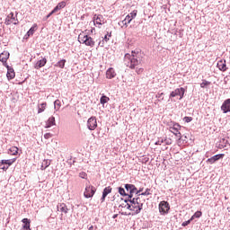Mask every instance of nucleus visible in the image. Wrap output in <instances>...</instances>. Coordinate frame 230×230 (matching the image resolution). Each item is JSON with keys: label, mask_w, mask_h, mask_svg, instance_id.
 I'll return each mask as SVG.
<instances>
[{"label": "nucleus", "mask_w": 230, "mask_h": 230, "mask_svg": "<svg viewBox=\"0 0 230 230\" xmlns=\"http://www.w3.org/2000/svg\"><path fill=\"white\" fill-rule=\"evenodd\" d=\"M141 195H143L144 197H145V196L151 195V193H150V189H146V190H145V192H142V193H141Z\"/></svg>", "instance_id": "44"}, {"label": "nucleus", "mask_w": 230, "mask_h": 230, "mask_svg": "<svg viewBox=\"0 0 230 230\" xmlns=\"http://www.w3.org/2000/svg\"><path fill=\"white\" fill-rule=\"evenodd\" d=\"M208 85H211V82L203 80V82L200 84L201 89L208 87Z\"/></svg>", "instance_id": "38"}, {"label": "nucleus", "mask_w": 230, "mask_h": 230, "mask_svg": "<svg viewBox=\"0 0 230 230\" xmlns=\"http://www.w3.org/2000/svg\"><path fill=\"white\" fill-rule=\"evenodd\" d=\"M217 67L219 71L226 73V71H227V65L226 64V59H221L217 61Z\"/></svg>", "instance_id": "21"}, {"label": "nucleus", "mask_w": 230, "mask_h": 230, "mask_svg": "<svg viewBox=\"0 0 230 230\" xmlns=\"http://www.w3.org/2000/svg\"><path fill=\"white\" fill-rule=\"evenodd\" d=\"M9 155H17L19 154V147L13 146L8 150Z\"/></svg>", "instance_id": "29"}, {"label": "nucleus", "mask_w": 230, "mask_h": 230, "mask_svg": "<svg viewBox=\"0 0 230 230\" xmlns=\"http://www.w3.org/2000/svg\"><path fill=\"white\" fill-rule=\"evenodd\" d=\"M60 107H62V102L58 99L54 102V109L56 111H60Z\"/></svg>", "instance_id": "34"}, {"label": "nucleus", "mask_w": 230, "mask_h": 230, "mask_svg": "<svg viewBox=\"0 0 230 230\" xmlns=\"http://www.w3.org/2000/svg\"><path fill=\"white\" fill-rule=\"evenodd\" d=\"M48 64V59L46 58H42V59L39 60L35 65V69H40V67H44Z\"/></svg>", "instance_id": "23"}, {"label": "nucleus", "mask_w": 230, "mask_h": 230, "mask_svg": "<svg viewBox=\"0 0 230 230\" xmlns=\"http://www.w3.org/2000/svg\"><path fill=\"white\" fill-rule=\"evenodd\" d=\"M55 67H60V69H64L66 67V59H61L58 61Z\"/></svg>", "instance_id": "33"}, {"label": "nucleus", "mask_w": 230, "mask_h": 230, "mask_svg": "<svg viewBox=\"0 0 230 230\" xmlns=\"http://www.w3.org/2000/svg\"><path fill=\"white\" fill-rule=\"evenodd\" d=\"M93 23L98 24V28H101L102 24H105V18L102 14H94L93 15Z\"/></svg>", "instance_id": "12"}, {"label": "nucleus", "mask_w": 230, "mask_h": 230, "mask_svg": "<svg viewBox=\"0 0 230 230\" xmlns=\"http://www.w3.org/2000/svg\"><path fill=\"white\" fill-rule=\"evenodd\" d=\"M51 164V160H43L40 170H46Z\"/></svg>", "instance_id": "32"}, {"label": "nucleus", "mask_w": 230, "mask_h": 230, "mask_svg": "<svg viewBox=\"0 0 230 230\" xmlns=\"http://www.w3.org/2000/svg\"><path fill=\"white\" fill-rule=\"evenodd\" d=\"M78 42L80 44H84V46H88L89 48H94L96 41L91 36H89L85 31H82L78 35Z\"/></svg>", "instance_id": "3"}, {"label": "nucleus", "mask_w": 230, "mask_h": 230, "mask_svg": "<svg viewBox=\"0 0 230 230\" xmlns=\"http://www.w3.org/2000/svg\"><path fill=\"white\" fill-rule=\"evenodd\" d=\"M167 127L169 132H172V134H173L177 139H182V134H181V128H182V127L179 123L170 121L167 123Z\"/></svg>", "instance_id": "4"}, {"label": "nucleus", "mask_w": 230, "mask_h": 230, "mask_svg": "<svg viewBox=\"0 0 230 230\" xmlns=\"http://www.w3.org/2000/svg\"><path fill=\"white\" fill-rule=\"evenodd\" d=\"M87 128L89 130H96V128H98V120L96 119V117L92 116L88 119Z\"/></svg>", "instance_id": "10"}, {"label": "nucleus", "mask_w": 230, "mask_h": 230, "mask_svg": "<svg viewBox=\"0 0 230 230\" xmlns=\"http://www.w3.org/2000/svg\"><path fill=\"white\" fill-rule=\"evenodd\" d=\"M126 204H121L120 206H119V208H128V202H125Z\"/></svg>", "instance_id": "50"}, {"label": "nucleus", "mask_w": 230, "mask_h": 230, "mask_svg": "<svg viewBox=\"0 0 230 230\" xmlns=\"http://www.w3.org/2000/svg\"><path fill=\"white\" fill-rule=\"evenodd\" d=\"M55 125H57V122L55 120V117L51 116L45 122V128H51V127H55Z\"/></svg>", "instance_id": "19"}, {"label": "nucleus", "mask_w": 230, "mask_h": 230, "mask_svg": "<svg viewBox=\"0 0 230 230\" xmlns=\"http://www.w3.org/2000/svg\"><path fill=\"white\" fill-rule=\"evenodd\" d=\"M125 190H127V191L129 192V194H128V199L127 200H130L132 199V198L134 197V193H136V191H137V187L134 184H125Z\"/></svg>", "instance_id": "9"}, {"label": "nucleus", "mask_w": 230, "mask_h": 230, "mask_svg": "<svg viewBox=\"0 0 230 230\" xmlns=\"http://www.w3.org/2000/svg\"><path fill=\"white\" fill-rule=\"evenodd\" d=\"M109 100H111L109 97H107L106 95H102L100 99V102L102 105H105V103H107Z\"/></svg>", "instance_id": "36"}, {"label": "nucleus", "mask_w": 230, "mask_h": 230, "mask_svg": "<svg viewBox=\"0 0 230 230\" xmlns=\"http://www.w3.org/2000/svg\"><path fill=\"white\" fill-rule=\"evenodd\" d=\"M22 230H31V221H30V219L28 218H23L22 220Z\"/></svg>", "instance_id": "25"}, {"label": "nucleus", "mask_w": 230, "mask_h": 230, "mask_svg": "<svg viewBox=\"0 0 230 230\" xmlns=\"http://www.w3.org/2000/svg\"><path fill=\"white\" fill-rule=\"evenodd\" d=\"M202 217V211H196L194 215L190 217V220H195V218H200Z\"/></svg>", "instance_id": "35"}, {"label": "nucleus", "mask_w": 230, "mask_h": 230, "mask_svg": "<svg viewBox=\"0 0 230 230\" xmlns=\"http://www.w3.org/2000/svg\"><path fill=\"white\" fill-rule=\"evenodd\" d=\"M136 17H137V10L132 11L125 17L124 20L119 22V26H120V28H128V24H130L132 20L136 19Z\"/></svg>", "instance_id": "5"}, {"label": "nucleus", "mask_w": 230, "mask_h": 230, "mask_svg": "<svg viewBox=\"0 0 230 230\" xmlns=\"http://www.w3.org/2000/svg\"><path fill=\"white\" fill-rule=\"evenodd\" d=\"M79 177H81V179H87V173L85 172H81Z\"/></svg>", "instance_id": "43"}, {"label": "nucleus", "mask_w": 230, "mask_h": 230, "mask_svg": "<svg viewBox=\"0 0 230 230\" xmlns=\"http://www.w3.org/2000/svg\"><path fill=\"white\" fill-rule=\"evenodd\" d=\"M15 161H17V158H13V159H10V160H2L0 161V166H3L4 164H7L8 167L12 166L13 163H15Z\"/></svg>", "instance_id": "27"}, {"label": "nucleus", "mask_w": 230, "mask_h": 230, "mask_svg": "<svg viewBox=\"0 0 230 230\" xmlns=\"http://www.w3.org/2000/svg\"><path fill=\"white\" fill-rule=\"evenodd\" d=\"M97 229V227L95 226H90L89 227H88V230H96Z\"/></svg>", "instance_id": "49"}, {"label": "nucleus", "mask_w": 230, "mask_h": 230, "mask_svg": "<svg viewBox=\"0 0 230 230\" xmlns=\"http://www.w3.org/2000/svg\"><path fill=\"white\" fill-rule=\"evenodd\" d=\"M191 222H193V220H191V218H190V219H189L188 221H184V222L181 224V226H182V227H186L187 226H190V224H191Z\"/></svg>", "instance_id": "40"}, {"label": "nucleus", "mask_w": 230, "mask_h": 230, "mask_svg": "<svg viewBox=\"0 0 230 230\" xmlns=\"http://www.w3.org/2000/svg\"><path fill=\"white\" fill-rule=\"evenodd\" d=\"M9 58H10V52L4 51L0 54V62H2L4 66H6V62H8Z\"/></svg>", "instance_id": "17"}, {"label": "nucleus", "mask_w": 230, "mask_h": 230, "mask_svg": "<svg viewBox=\"0 0 230 230\" xmlns=\"http://www.w3.org/2000/svg\"><path fill=\"white\" fill-rule=\"evenodd\" d=\"M112 193V187L108 186L106 188L103 189L102 190V196L101 198V202H103L105 200V199H107V195Z\"/></svg>", "instance_id": "18"}, {"label": "nucleus", "mask_w": 230, "mask_h": 230, "mask_svg": "<svg viewBox=\"0 0 230 230\" xmlns=\"http://www.w3.org/2000/svg\"><path fill=\"white\" fill-rule=\"evenodd\" d=\"M227 146H229V141L226 138H222L219 141V148H227Z\"/></svg>", "instance_id": "30"}, {"label": "nucleus", "mask_w": 230, "mask_h": 230, "mask_svg": "<svg viewBox=\"0 0 230 230\" xmlns=\"http://www.w3.org/2000/svg\"><path fill=\"white\" fill-rule=\"evenodd\" d=\"M51 137H53V135H52L51 133H46V134L44 135V138H45V139H49V138H51Z\"/></svg>", "instance_id": "45"}, {"label": "nucleus", "mask_w": 230, "mask_h": 230, "mask_svg": "<svg viewBox=\"0 0 230 230\" xmlns=\"http://www.w3.org/2000/svg\"><path fill=\"white\" fill-rule=\"evenodd\" d=\"M158 209L160 215H168L170 212V203L168 201H161L158 205Z\"/></svg>", "instance_id": "8"}, {"label": "nucleus", "mask_w": 230, "mask_h": 230, "mask_svg": "<svg viewBox=\"0 0 230 230\" xmlns=\"http://www.w3.org/2000/svg\"><path fill=\"white\" fill-rule=\"evenodd\" d=\"M119 193L121 195V197H128V194L125 191V189L122 187L119 188Z\"/></svg>", "instance_id": "37"}, {"label": "nucleus", "mask_w": 230, "mask_h": 230, "mask_svg": "<svg viewBox=\"0 0 230 230\" xmlns=\"http://www.w3.org/2000/svg\"><path fill=\"white\" fill-rule=\"evenodd\" d=\"M63 8H66V1L59 2L58 5L52 10V13H57L58 10H62Z\"/></svg>", "instance_id": "26"}, {"label": "nucleus", "mask_w": 230, "mask_h": 230, "mask_svg": "<svg viewBox=\"0 0 230 230\" xmlns=\"http://www.w3.org/2000/svg\"><path fill=\"white\" fill-rule=\"evenodd\" d=\"M183 121H185V123H190V121H193V118L192 117H184Z\"/></svg>", "instance_id": "41"}, {"label": "nucleus", "mask_w": 230, "mask_h": 230, "mask_svg": "<svg viewBox=\"0 0 230 230\" xmlns=\"http://www.w3.org/2000/svg\"><path fill=\"white\" fill-rule=\"evenodd\" d=\"M94 193H96V187L94 186H86L84 195L85 199H92V197H94Z\"/></svg>", "instance_id": "11"}, {"label": "nucleus", "mask_w": 230, "mask_h": 230, "mask_svg": "<svg viewBox=\"0 0 230 230\" xmlns=\"http://www.w3.org/2000/svg\"><path fill=\"white\" fill-rule=\"evenodd\" d=\"M48 107V102H42L38 105V114H41V112H44L46 111V108Z\"/></svg>", "instance_id": "28"}, {"label": "nucleus", "mask_w": 230, "mask_h": 230, "mask_svg": "<svg viewBox=\"0 0 230 230\" xmlns=\"http://www.w3.org/2000/svg\"><path fill=\"white\" fill-rule=\"evenodd\" d=\"M221 111L224 112V114H227V112H230V99H226L223 104L221 105Z\"/></svg>", "instance_id": "15"}, {"label": "nucleus", "mask_w": 230, "mask_h": 230, "mask_svg": "<svg viewBox=\"0 0 230 230\" xmlns=\"http://www.w3.org/2000/svg\"><path fill=\"white\" fill-rule=\"evenodd\" d=\"M125 202H130V204H127V209H129V211H134L135 215H139V213H141V210L143 209L141 198L137 197L131 199H125Z\"/></svg>", "instance_id": "2"}, {"label": "nucleus", "mask_w": 230, "mask_h": 230, "mask_svg": "<svg viewBox=\"0 0 230 230\" xmlns=\"http://www.w3.org/2000/svg\"><path fill=\"white\" fill-rule=\"evenodd\" d=\"M164 143L165 144V145H172V139H170V138H164Z\"/></svg>", "instance_id": "46"}, {"label": "nucleus", "mask_w": 230, "mask_h": 230, "mask_svg": "<svg viewBox=\"0 0 230 230\" xmlns=\"http://www.w3.org/2000/svg\"><path fill=\"white\" fill-rule=\"evenodd\" d=\"M94 31H96V29L92 28V29H91V33H94Z\"/></svg>", "instance_id": "51"}, {"label": "nucleus", "mask_w": 230, "mask_h": 230, "mask_svg": "<svg viewBox=\"0 0 230 230\" xmlns=\"http://www.w3.org/2000/svg\"><path fill=\"white\" fill-rule=\"evenodd\" d=\"M224 157H226L225 154L216 155L208 158L207 160V163H208V164H215V163H217V161H220V159H224Z\"/></svg>", "instance_id": "14"}, {"label": "nucleus", "mask_w": 230, "mask_h": 230, "mask_svg": "<svg viewBox=\"0 0 230 230\" xmlns=\"http://www.w3.org/2000/svg\"><path fill=\"white\" fill-rule=\"evenodd\" d=\"M38 28L39 26L37 25V23H34L32 27L24 35V39L26 40L30 39V37H31L35 33V31H37Z\"/></svg>", "instance_id": "16"}, {"label": "nucleus", "mask_w": 230, "mask_h": 230, "mask_svg": "<svg viewBox=\"0 0 230 230\" xmlns=\"http://www.w3.org/2000/svg\"><path fill=\"white\" fill-rule=\"evenodd\" d=\"M117 217H118V215H114V216H113V218H116Z\"/></svg>", "instance_id": "52"}, {"label": "nucleus", "mask_w": 230, "mask_h": 230, "mask_svg": "<svg viewBox=\"0 0 230 230\" xmlns=\"http://www.w3.org/2000/svg\"><path fill=\"white\" fill-rule=\"evenodd\" d=\"M58 211H60V213H64L65 215H67V212L69 211V208H67V205L66 203H58L57 206Z\"/></svg>", "instance_id": "20"}, {"label": "nucleus", "mask_w": 230, "mask_h": 230, "mask_svg": "<svg viewBox=\"0 0 230 230\" xmlns=\"http://www.w3.org/2000/svg\"><path fill=\"white\" fill-rule=\"evenodd\" d=\"M0 170H4V172H6V170H8V166L4 164V165L0 166Z\"/></svg>", "instance_id": "47"}, {"label": "nucleus", "mask_w": 230, "mask_h": 230, "mask_svg": "<svg viewBox=\"0 0 230 230\" xmlns=\"http://www.w3.org/2000/svg\"><path fill=\"white\" fill-rule=\"evenodd\" d=\"M155 98H157L155 102V104L159 103V102H163L164 100V93H157Z\"/></svg>", "instance_id": "31"}, {"label": "nucleus", "mask_w": 230, "mask_h": 230, "mask_svg": "<svg viewBox=\"0 0 230 230\" xmlns=\"http://www.w3.org/2000/svg\"><path fill=\"white\" fill-rule=\"evenodd\" d=\"M7 66V74H6V77L8 80H13V78H15V71L13 70V68H10V66Z\"/></svg>", "instance_id": "24"}, {"label": "nucleus", "mask_w": 230, "mask_h": 230, "mask_svg": "<svg viewBox=\"0 0 230 230\" xmlns=\"http://www.w3.org/2000/svg\"><path fill=\"white\" fill-rule=\"evenodd\" d=\"M164 143V137H159L158 140L155 143V145L161 146Z\"/></svg>", "instance_id": "39"}, {"label": "nucleus", "mask_w": 230, "mask_h": 230, "mask_svg": "<svg viewBox=\"0 0 230 230\" xmlns=\"http://www.w3.org/2000/svg\"><path fill=\"white\" fill-rule=\"evenodd\" d=\"M137 53L136 51H132L131 54L128 53L124 56V64L126 67H129V69H135L137 75H142L145 69L143 67H137L139 64H141V59L137 57Z\"/></svg>", "instance_id": "1"}, {"label": "nucleus", "mask_w": 230, "mask_h": 230, "mask_svg": "<svg viewBox=\"0 0 230 230\" xmlns=\"http://www.w3.org/2000/svg\"><path fill=\"white\" fill-rule=\"evenodd\" d=\"M143 190H145L144 187H139L138 190L137 189L136 195H137V197L141 196V192L143 191Z\"/></svg>", "instance_id": "42"}, {"label": "nucleus", "mask_w": 230, "mask_h": 230, "mask_svg": "<svg viewBox=\"0 0 230 230\" xmlns=\"http://www.w3.org/2000/svg\"><path fill=\"white\" fill-rule=\"evenodd\" d=\"M17 15H19V13L17 12H15V13L13 12L10 13L5 19V24L7 26L10 24H19V19L17 18Z\"/></svg>", "instance_id": "7"}, {"label": "nucleus", "mask_w": 230, "mask_h": 230, "mask_svg": "<svg viewBox=\"0 0 230 230\" xmlns=\"http://www.w3.org/2000/svg\"><path fill=\"white\" fill-rule=\"evenodd\" d=\"M116 70H114V68L110 67L107 71H106V78L108 80H112V78H116Z\"/></svg>", "instance_id": "22"}, {"label": "nucleus", "mask_w": 230, "mask_h": 230, "mask_svg": "<svg viewBox=\"0 0 230 230\" xmlns=\"http://www.w3.org/2000/svg\"><path fill=\"white\" fill-rule=\"evenodd\" d=\"M111 37H112V31H107L104 37H102V40L99 41V48H104L105 42H109V40H111Z\"/></svg>", "instance_id": "13"}, {"label": "nucleus", "mask_w": 230, "mask_h": 230, "mask_svg": "<svg viewBox=\"0 0 230 230\" xmlns=\"http://www.w3.org/2000/svg\"><path fill=\"white\" fill-rule=\"evenodd\" d=\"M184 93H186V89L182 87L176 88L169 94V100H171V102H176L175 98L176 100H182L184 98Z\"/></svg>", "instance_id": "6"}, {"label": "nucleus", "mask_w": 230, "mask_h": 230, "mask_svg": "<svg viewBox=\"0 0 230 230\" xmlns=\"http://www.w3.org/2000/svg\"><path fill=\"white\" fill-rule=\"evenodd\" d=\"M53 13H53V11H51V12L46 16V19H49V17H50L51 15H53Z\"/></svg>", "instance_id": "48"}]
</instances>
